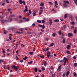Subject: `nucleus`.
<instances>
[{
	"instance_id": "4c0bfd02",
	"label": "nucleus",
	"mask_w": 77,
	"mask_h": 77,
	"mask_svg": "<svg viewBox=\"0 0 77 77\" xmlns=\"http://www.w3.org/2000/svg\"><path fill=\"white\" fill-rule=\"evenodd\" d=\"M22 3H23L24 5H26V3L25 2V1H23L22 2Z\"/></svg>"
},
{
	"instance_id": "f03ea898",
	"label": "nucleus",
	"mask_w": 77,
	"mask_h": 77,
	"mask_svg": "<svg viewBox=\"0 0 77 77\" xmlns=\"http://www.w3.org/2000/svg\"><path fill=\"white\" fill-rule=\"evenodd\" d=\"M12 68H14L15 71H17L18 70V66H15V65H13L11 66Z\"/></svg>"
},
{
	"instance_id": "2f4dec72",
	"label": "nucleus",
	"mask_w": 77,
	"mask_h": 77,
	"mask_svg": "<svg viewBox=\"0 0 77 77\" xmlns=\"http://www.w3.org/2000/svg\"><path fill=\"white\" fill-rule=\"evenodd\" d=\"M52 36L54 37L55 36H56V33H54L53 34Z\"/></svg>"
},
{
	"instance_id": "a878e982",
	"label": "nucleus",
	"mask_w": 77,
	"mask_h": 77,
	"mask_svg": "<svg viewBox=\"0 0 77 77\" xmlns=\"http://www.w3.org/2000/svg\"><path fill=\"white\" fill-rule=\"evenodd\" d=\"M68 17V16H67V14H65L64 16V18H66Z\"/></svg>"
},
{
	"instance_id": "3c124183",
	"label": "nucleus",
	"mask_w": 77,
	"mask_h": 77,
	"mask_svg": "<svg viewBox=\"0 0 77 77\" xmlns=\"http://www.w3.org/2000/svg\"><path fill=\"white\" fill-rule=\"evenodd\" d=\"M63 28L64 29H66V26L65 25H64L63 26Z\"/></svg>"
},
{
	"instance_id": "cd10ccee",
	"label": "nucleus",
	"mask_w": 77,
	"mask_h": 77,
	"mask_svg": "<svg viewBox=\"0 0 77 77\" xmlns=\"http://www.w3.org/2000/svg\"><path fill=\"white\" fill-rule=\"evenodd\" d=\"M29 54H31V55H32V54H33V52H30L29 53Z\"/></svg>"
},
{
	"instance_id": "0e129e2a",
	"label": "nucleus",
	"mask_w": 77,
	"mask_h": 77,
	"mask_svg": "<svg viewBox=\"0 0 77 77\" xmlns=\"http://www.w3.org/2000/svg\"><path fill=\"white\" fill-rule=\"evenodd\" d=\"M42 77H44V74H42Z\"/></svg>"
},
{
	"instance_id": "0eeeda50",
	"label": "nucleus",
	"mask_w": 77,
	"mask_h": 77,
	"mask_svg": "<svg viewBox=\"0 0 77 77\" xmlns=\"http://www.w3.org/2000/svg\"><path fill=\"white\" fill-rule=\"evenodd\" d=\"M43 11L44 10H41L39 12V15H41V14H42V12H43Z\"/></svg>"
},
{
	"instance_id": "ddd939ff",
	"label": "nucleus",
	"mask_w": 77,
	"mask_h": 77,
	"mask_svg": "<svg viewBox=\"0 0 77 77\" xmlns=\"http://www.w3.org/2000/svg\"><path fill=\"white\" fill-rule=\"evenodd\" d=\"M61 69V66H60L58 68V71H60V70Z\"/></svg>"
},
{
	"instance_id": "052dcab7",
	"label": "nucleus",
	"mask_w": 77,
	"mask_h": 77,
	"mask_svg": "<svg viewBox=\"0 0 77 77\" xmlns=\"http://www.w3.org/2000/svg\"><path fill=\"white\" fill-rule=\"evenodd\" d=\"M55 75H56V74L54 73V75H53V77H55Z\"/></svg>"
},
{
	"instance_id": "6ab92c4d",
	"label": "nucleus",
	"mask_w": 77,
	"mask_h": 77,
	"mask_svg": "<svg viewBox=\"0 0 77 77\" xmlns=\"http://www.w3.org/2000/svg\"><path fill=\"white\" fill-rule=\"evenodd\" d=\"M42 71H45V68H44V67H42Z\"/></svg>"
},
{
	"instance_id": "864d4df0",
	"label": "nucleus",
	"mask_w": 77,
	"mask_h": 77,
	"mask_svg": "<svg viewBox=\"0 0 77 77\" xmlns=\"http://www.w3.org/2000/svg\"><path fill=\"white\" fill-rule=\"evenodd\" d=\"M18 56H16V60H18Z\"/></svg>"
},
{
	"instance_id": "e433bc0d",
	"label": "nucleus",
	"mask_w": 77,
	"mask_h": 77,
	"mask_svg": "<svg viewBox=\"0 0 77 77\" xmlns=\"http://www.w3.org/2000/svg\"><path fill=\"white\" fill-rule=\"evenodd\" d=\"M4 34H6V33H8V31H5L4 32Z\"/></svg>"
},
{
	"instance_id": "f8f14e48",
	"label": "nucleus",
	"mask_w": 77,
	"mask_h": 77,
	"mask_svg": "<svg viewBox=\"0 0 77 77\" xmlns=\"http://www.w3.org/2000/svg\"><path fill=\"white\" fill-rule=\"evenodd\" d=\"M66 53H67V54H71V52H70V51L68 50L66 51Z\"/></svg>"
},
{
	"instance_id": "603ef678",
	"label": "nucleus",
	"mask_w": 77,
	"mask_h": 77,
	"mask_svg": "<svg viewBox=\"0 0 77 77\" xmlns=\"http://www.w3.org/2000/svg\"><path fill=\"white\" fill-rule=\"evenodd\" d=\"M41 32H44V29H41Z\"/></svg>"
},
{
	"instance_id": "774afa93",
	"label": "nucleus",
	"mask_w": 77,
	"mask_h": 77,
	"mask_svg": "<svg viewBox=\"0 0 77 77\" xmlns=\"http://www.w3.org/2000/svg\"><path fill=\"white\" fill-rule=\"evenodd\" d=\"M75 20L76 21H77V17H75Z\"/></svg>"
},
{
	"instance_id": "7ed1b4c3",
	"label": "nucleus",
	"mask_w": 77,
	"mask_h": 77,
	"mask_svg": "<svg viewBox=\"0 0 77 77\" xmlns=\"http://www.w3.org/2000/svg\"><path fill=\"white\" fill-rule=\"evenodd\" d=\"M29 13H27L26 14V15H27V16H29L30 14H32V11L31 10H29Z\"/></svg>"
},
{
	"instance_id": "49530a36",
	"label": "nucleus",
	"mask_w": 77,
	"mask_h": 77,
	"mask_svg": "<svg viewBox=\"0 0 77 77\" xmlns=\"http://www.w3.org/2000/svg\"><path fill=\"white\" fill-rule=\"evenodd\" d=\"M74 2H75V4L76 5H77V2H76V1L75 0H74Z\"/></svg>"
},
{
	"instance_id": "1a4fd4ad",
	"label": "nucleus",
	"mask_w": 77,
	"mask_h": 77,
	"mask_svg": "<svg viewBox=\"0 0 77 77\" xmlns=\"http://www.w3.org/2000/svg\"><path fill=\"white\" fill-rule=\"evenodd\" d=\"M13 20V19L12 18H9L8 19V22H11V21H12Z\"/></svg>"
},
{
	"instance_id": "20e7f679",
	"label": "nucleus",
	"mask_w": 77,
	"mask_h": 77,
	"mask_svg": "<svg viewBox=\"0 0 77 77\" xmlns=\"http://www.w3.org/2000/svg\"><path fill=\"white\" fill-rule=\"evenodd\" d=\"M38 26L39 27H42L43 29H45V26H44V25H42L39 24L38 25Z\"/></svg>"
},
{
	"instance_id": "680f3d73",
	"label": "nucleus",
	"mask_w": 77,
	"mask_h": 77,
	"mask_svg": "<svg viewBox=\"0 0 77 77\" xmlns=\"http://www.w3.org/2000/svg\"><path fill=\"white\" fill-rule=\"evenodd\" d=\"M65 73H64L63 74V77H65Z\"/></svg>"
},
{
	"instance_id": "79ce46f5",
	"label": "nucleus",
	"mask_w": 77,
	"mask_h": 77,
	"mask_svg": "<svg viewBox=\"0 0 77 77\" xmlns=\"http://www.w3.org/2000/svg\"><path fill=\"white\" fill-rule=\"evenodd\" d=\"M73 32L74 33H75L77 32V30H74Z\"/></svg>"
},
{
	"instance_id": "09e8293b",
	"label": "nucleus",
	"mask_w": 77,
	"mask_h": 77,
	"mask_svg": "<svg viewBox=\"0 0 77 77\" xmlns=\"http://www.w3.org/2000/svg\"><path fill=\"white\" fill-rule=\"evenodd\" d=\"M16 33H19V34H21V33L20 32H18L17 31L16 32Z\"/></svg>"
},
{
	"instance_id": "c85d7f7f",
	"label": "nucleus",
	"mask_w": 77,
	"mask_h": 77,
	"mask_svg": "<svg viewBox=\"0 0 77 77\" xmlns=\"http://www.w3.org/2000/svg\"><path fill=\"white\" fill-rule=\"evenodd\" d=\"M37 22L38 23H42V22H41V21L39 20H37Z\"/></svg>"
},
{
	"instance_id": "13d9d810",
	"label": "nucleus",
	"mask_w": 77,
	"mask_h": 77,
	"mask_svg": "<svg viewBox=\"0 0 77 77\" xmlns=\"http://www.w3.org/2000/svg\"><path fill=\"white\" fill-rule=\"evenodd\" d=\"M3 68L4 69H5V68H6V65H4Z\"/></svg>"
},
{
	"instance_id": "f3484780",
	"label": "nucleus",
	"mask_w": 77,
	"mask_h": 77,
	"mask_svg": "<svg viewBox=\"0 0 77 77\" xmlns=\"http://www.w3.org/2000/svg\"><path fill=\"white\" fill-rule=\"evenodd\" d=\"M41 6H44V2L41 3L40 4Z\"/></svg>"
},
{
	"instance_id": "bf43d9fd",
	"label": "nucleus",
	"mask_w": 77,
	"mask_h": 77,
	"mask_svg": "<svg viewBox=\"0 0 77 77\" xmlns=\"http://www.w3.org/2000/svg\"><path fill=\"white\" fill-rule=\"evenodd\" d=\"M21 46L23 47H24V45L23 44L21 45Z\"/></svg>"
},
{
	"instance_id": "338daca9",
	"label": "nucleus",
	"mask_w": 77,
	"mask_h": 77,
	"mask_svg": "<svg viewBox=\"0 0 77 77\" xmlns=\"http://www.w3.org/2000/svg\"><path fill=\"white\" fill-rule=\"evenodd\" d=\"M19 17L20 18H21L22 17L21 16H19Z\"/></svg>"
},
{
	"instance_id": "bb28decb",
	"label": "nucleus",
	"mask_w": 77,
	"mask_h": 77,
	"mask_svg": "<svg viewBox=\"0 0 77 77\" xmlns=\"http://www.w3.org/2000/svg\"><path fill=\"white\" fill-rule=\"evenodd\" d=\"M73 74H74V76H75H75L77 75V73H76L75 72H74Z\"/></svg>"
},
{
	"instance_id": "a18cd8bd",
	"label": "nucleus",
	"mask_w": 77,
	"mask_h": 77,
	"mask_svg": "<svg viewBox=\"0 0 77 77\" xmlns=\"http://www.w3.org/2000/svg\"><path fill=\"white\" fill-rule=\"evenodd\" d=\"M9 39H10V40H12V38H11V36H10L9 37Z\"/></svg>"
},
{
	"instance_id": "a211bd4d",
	"label": "nucleus",
	"mask_w": 77,
	"mask_h": 77,
	"mask_svg": "<svg viewBox=\"0 0 77 77\" xmlns=\"http://www.w3.org/2000/svg\"><path fill=\"white\" fill-rule=\"evenodd\" d=\"M44 64L45 66H46V65H47V62H46V61H45L44 63Z\"/></svg>"
},
{
	"instance_id": "5701e85b",
	"label": "nucleus",
	"mask_w": 77,
	"mask_h": 77,
	"mask_svg": "<svg viewBox=\"0 0 77 77\" xmlns=\"http://www.w3.org/2000/svg\"><path fill=\"white\" fill-rule=\"evenodd\" d=\"M4 61V60H1L0 59V65L1 64V62H3Z\"/></svg>"
},
{
	"instance_id": "f257e3e1",
	"label": "nucleus",
	"mask_w": 77,
	"mask_h": 77,
	"mask_svg": "<svg viewBox=\"0 0 77 77\" xmlns=\"http://www.w3.org/2000/svg\"><path fill=\"white\" fill-rule=\"evenodd\" d=\"M63 60H65L64 65H65V64L66 63V61L67 62L68 61V58H66V57H64L63 58Z\"/></svg>"
},
{
	"instance_id": "5fc2aeb1",
	"label": "nucleus",
	"mask_w": 77,
	"mask_h": 77,
	"mask_svg": "<svg viewBox=\"0 0 77 77\" xmlns=\"http://www.w3.org/2000/svg\"><path fill=\"white\" fill-rule=\"evenodd\" d=\"M49 3H50V4H51V5H53V3H52V2H49Z\"/></svg>"
},
{
	"instance_id": "8fccbe9b",
	"label": "nucleus",
	"mask_w": 77,
	"mask_h": 77,
	"mask_svg": "<svg viewBox=\"0 0 77 77\" xmlns=\"http://www.w3.org/2000/svg\"><path fill=\"white\" fill-rule=\"evenodd\" d=\"M35 26V23H33L32 24V26L33 27H34V26Z\"/></svg>"
},
{
	"instance_id": "4468645a",
	"label": "nucleus",
	"mask_w": 77,
	"mask_h": 77,
	"mask_svg": "<svg viewBox=\"0 0 77 77\" xmlns=\"http://www.w3.org/2000/svg\"><path fill=\"white\" fill-rule=\"evenodd\" d=\"M63 2H64V3H67V4H69V1H63Z\"/></svg>"
},
{
	"instance_id": "a19ab883",
	"label": "nucleus",
	"mask_w": 77,
	"mask_h": 77,
	"mask_svg": "<svg viewBox=\"0 0 77 77\" xmlns=\"http://www.w3.org/2000/svg\"><path fill=\"white\" fill-rule=\"evenodd\" d=\"M71 24H72L73 25H74L75 23L73 22H71Z\"/></svg>"
},
{
	"instance_id": "393cba45",
	"label": "nucleus",
	"mask_w": 77,
	"mask_h": 77,
	"mask_svg": "<svg viewBox=\"0 0 77 77\" xmlns=\"http://www.w3.org/2000/svg\"><path fill=\"white\" fill-rule=\"evenodd\" d=\"M45 50V51H48V50H49V48H47Z\"/></svg>"
},
{
	"instance_id": "9b49d317",
	"label": "nucleus",
	"mask_w": 77,
	"mask_h": 77,
	"mask_svg": "<svg viewBox=\"0 0 77 77\" xmlns=\"http://www.w3.org/2000/svg\"><path fill=\"white\" fill-rule=\"evenodd\" d=\"M63 6L64 7H67V6H68V5L65 3H64L63 4Z\"/></svg>"
},
{
	"instance_id": "7c9ffc66",
	"label": "nucleus",
	"mask_w": 77,
	"mask_h": 77,
	"mask_svg": "<svg viewBox=\"0 0 77 77\" xmlns=\"http://www.w3.org/2000/svg\"><path fill=\"white\" fill-rule=\"evenodd\" d=\"M19 3L20 4H22V0H19Z\"/></svg>"
},
{
	"instance_id": "39448f33",
	"label": "nucleus",
	"mask_w": 77,
	"mask_h": 77,
	"mask_svg": "<svg viewBox=\"0 0 77 77\" xmlns=\"http://www.w3.org/2000/svg\"><path fill=\"white\" fill-rule=\"evenodd\" d=\"M25 9L24 11L23 12H27L28 11V8H27V6H26L25 7Z\"/></svg>"
},
{
	"instance_id": "ea45409f",
	"label": "nucleus",
	"mask_w": 77,
	"mask_h": 77,
	"mask_svg": "<svg viewBox=\"0 0 77 77\" xmlns=\"http://www.w3.org/2000/svg\"><path fill=\"white\" fill-rule=\"evenodd\" d=\"M10 17H15V15L12 14V15H11L10 16Z\"/></svg>"
},
{
	"instance_id": "6e6552de",
	"label": "nucleus",
	"mask_w": 77,
	"mask_h": 77,
	"mask_svg": "<svg viewBox=\"0 0 77 77\" xmlns=\"http://www.w3.org/2000/svg\"><path fill=\"white\" fill-rule=\"evenodd\" d=\"M49 23L50 25H51V24H52V20H51V19H49Z\"/></svg>"
},
{
	"instance_id": "412c9836",
	"label": "nucleus",
	"mask_w": 77,
	"mask_h": 77,
	"mask_svg": "<svg viewBox=\"0 0 77 77\" xmlns=\"http://www.w3.org/2000/svg\"><path fill=\"white\" fill-rule=\"evenodd\" d=\"M54 22H59V20L58 19H56V20H54Z\"/></svg>"
},
{
	"instance_id": "aec40b11",
	"label": "nucleus",
	"mask_w": 77,
	"mask_h": 77,
	"mask_svg": "<svg viewBox=\"0 0 77 77\" xmlns=\"http://www.w3.org/2000/svg\"><path fill=\"white\" fill-rule=\"evenodd\" d=\"M40 57L42 58V59H44V55H40Z\"/></svg>"
},
{
	"instance_id": "4d7b16f0",
	"label": "nucleus",
	"mask_w": 77,
	"mask_h": 77,
	"mask_svg": "<svg viewBox=\"0 0 77 77\" xmlns=\"http://www.w3.org/2000/svg\"><path fill=\"white\" fill-rule=\"evenodd\" d=\"M6 3H9V1L8 0H6Z\"/></svg>"
},
{
	"instance_id": "9d476101",
	"label": "nucleus",
	"mask_w": 77,
	"mask_h": 77,
	"mask_svg": "<svg viewBox=\"0 0 77 77\" xmlns=\"http://www.w3.org/2000/svg\"><path fill=\"white\" fill-rule=\"evenodd\" d=\"M53 45H54V43H52L49 45V47H53Z\"/></svg>"
},
{
	"instance_id": "4be33fe9",
	"label": "nucleus",
	"mask_w": 77,
	"mask_h": 77,
	"mask_svg": "<svg viewBox=\"0 0 77 77\" xmlns=\"http://www.w3.org/2000/svg\"><path fill=\"white\" fill-rule=\"evenodd\" d=\"M67 48L68 50H69L70 48V45H67Z\"/></svg>"
},
{
	"instance_id": "b1692460",
	"label": "nucleus",
	"mask_w": 77,
	"mask_h": 77,
	"mask_svg": "<svg viewBox=\"0 0 77 77\" xmlns=\"http://www.w3.org/2000/svg\"><path fill=\"white\" fill-rule=\"evenodd\" d=\"M44 8V6H42V7H40V9H43Z\"/></svg>"
},
{
	"instance_id": "dca6fc26",
	"label": "nucleus",
	"mask_w": 77,
	"mask_h": 77,
	"mask_svg": "<svg viewBox=\"0 0 77 77\" xmlns=\"http://www.w3.org/2000/svg\"><path fill=\"white\" fill-rule=\"evenodd\" d=\"M69 71L67 72L66 74V76H68V75H69Z\"/></svg>"
},
{
	"instance_id": "69168bd1",
	"label": "nucleus",
	"mask_w": 77,
	"mask_h": 77,
	"mask_svg": "<svg viewBox=\"0 0 77 77\" xmlns=\"http://www.w3.org/2000/svg\"><path fill=\"white\" fill-rule=\"evenodd\" d=\"M25 58L26 59H27V56H25Z\"/></svg>"
},
{
	"instance_id": "72a5a7b5",
	"label": "nucleus",
	"mask_w": 77,
	"mask_h": 77,
	"mask_svg": "<svg viewBox=\"0 0 77 77\" xmlns=\"http://www.w3.org/2000/svg\"><path fill=\"white\" fill-rule=\"evenodd\" d=\"M63 43H65V38L63 39Z\"/></svg>"
},
{
	"instance_id": "c756f323",
	"label": "nucleus",
	"mask_w": 77,
	"mask_h": 77,
	"mask_svg": "<svg viewBox=\"0 0 77 77\" xmlns=\"http://www.w3.org/2000/svg\"><path fill=\"white\" fill-rule=\"evenodd\" d=\"M55 4L56 5H58V4H57V2L56 1H55Z\"/></svg>"
},
{
	"instance_id": "c9c22d12",
	"label": "nucleus",
	"mask_w": 77,
	"mask_h": 77,
	"mask_svg": "<svg viewBox=\"0 0 77 77\" xmlns=\"http://www.w3.org/2000/svg\"><path fill=\"white\" fill-rule=\"evenodd\" d=\"M42 23H45V21H44V20H42Z\"/></svg>"
},
{
	"instance_id": "2eb2a0df",
	"label": "nucleus",
	"mask_w": 77,
	"mask_h": 77,
	"mask_svg": "<svg viewBox=\"0 0 77 77\" xmlns=\"http://www.w3.org/2000/svg\"><path fill=\"white\" fill-rule=\"evenodd\" d=\"M68 35L69 36H71L72 35V34L71 33H69L68 34Z\"/></svg>"
},
{
	"instance_id": "e2e57ef3",
	"label": "nucleus",
	"mask_w": 77,
	"mask_h": 77,
	"mask_svg": "<svg viewBox=\"0 0 77 77\" xmlns=\"http://www.w3.org/2000/svg\"><path fill=\"white\" fill-rule=\"evenodd\" d=\"M35 48H34L33 49V51H35Z\"/></svg>"
},
{
	"instance_id": "473e14b6",
	"label": "nucleus",
	"mask_w": 77,
	"mask_h": 77,
	"mask_svg": "<svg viewBox=\"0 0 77 77\" xmlns=\"http://www.w3.org/2000/svg\"><path fill=\"white\" fill-rule=\"evenodd\" d=\"M59 35H61V34H62V33L61 32V31H59Z\"/></svg>"
},
{
	"instance_id": "de8ad7c7",
	"label": "nucleus",
	"mask_w": 77,
	"mask_h": 77,
	"mask_svg": "<svg viewBox=\"0 0 77 77\" xmlns=\"http://www.w3.org/2000/svg\"><path fill=\"white\" fill-rule=\"evenodd\" d=\"M32 61H31L30 62H28V63H29V64H32Z\"/></svg>"
},
{
	"instance_id": "6e6d98bb",
	"label": "nucleus",
	"mask_w": 77,
	"mask_h": 77,
	"mask_svg": "<svg viewBox=\"0 0 77 77\" xmlns=\"http://www.w3.org/2000/svg\"><path fill=\"white\" fill-rule=\"evenodd\" d=\"M73 59H76V57H75V56H74Z\"/></svg>"
},
{
	"instance_id": "58836bf2",
	"label": "nucleus",
	"mask_w": 77,
	"mask_h": 77,
	"mask_svg": "<svg viewBox=\"0 0 77 77\" xmlns=\"http://www.w3.org/2000/svg\"><path fill=\"white\" fill-rule=\"evenodd\" d=\"M35 69V72H37V69L36 68H34Z\"/></svg>"
},
{
	"instance_id": "c03bdc74",
	"label": "nucleus",
	"mask_w": 77,
	"mask_h": 77,
	"mask_svg": "<svg viewBox=\"0 0 77 77\" xmlns=\"http://www.w3.org/2000/svg\"><path fill=\"white\" fill-rule=\"evenodd\" d=\"M20 62L21 63H23V60H20Z\"/></svg>"
},
{
	"instance_id": "423d86ee",
	"label": "nucleus",
	"mask_w": 77,
	"mask_h": 77,
	"mask_svg": "<svg viewBox=\"0 0 77 77\" xmlns=\"http://www.w3.org/2000/svg\"><path fill=\"white\" fill-rule=\"evenodd\" d=\"M50 52H48L47 54V56L48 58H49V57H50Z\"/></svg>"
},
{
	"instance_id": "37998d69",
	"label": "nucleus",
	"mask_w": 77,
	"mask_h": 77,
	"mask_svg": "<svg viewBox=\"0 0 77 77\" xmlns=\"http://www.w3.org/2000/svg\"><path fill=\"white\" fill-rule=\"evenodd\" d=\"M32 15L33 16H36V14L35 13H33L32 14Z\"/></svg>"
},
{
	"instance_id": "f704fd0d",
	"label": "nucleus",
	"mask_w": 77,
	"mask_h": 77,
	"mask_svg": "<svg viewBox=\"0 0 77 77\" xmlns=\"http://www.w3.org/2000/svg\"><path fill=\"white\" fill-rule=\"evenodd\" d=\"M74 66H77V63H75L74 64Z\"/></svg>"
}]
</instances>
